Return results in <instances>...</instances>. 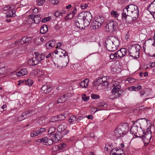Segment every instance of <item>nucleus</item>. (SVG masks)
<instances>
[{"label":"nucleus","instance_id":"obj_36","mask_svg":"<svg viewBox=\"0 0 155 155\" xmlns=\"http://www.w3.org/2000/svg\"><path fill=\"white\" fill-rule=\"evenodd\" d=\"M69 132V130L65 129L61 132H59V134H61V137H63L66 135Z\"/></svg>","mask_w":155,"mask_h":155},{"label":"nucleus","instance_id":"obj_48","mask_svg":"<svg viewBox=\"0 0 155 155\" xmlns=\"http://www.w3.org/2000/svg\"><path fill=\"white\" fill-rule=\"evenodd\" d=\"M48 38L47 37L45 36H43L42 38H40V42H42V43H43Z\"/></svg>","mask_w":155,"mask_h":155},{"label":"nucleus","instance_id":"obj_7","mask_svg":"<svg viewBox=\"0 0 155 155\" xmlns=\"http://www.w3.org/2000/svg\"><path fill=\"white\" fill-rule=\"evenodd\" d=\"M129 127L127 123L121 124L116 128L114 131V134L117 137L123 136L128 132Z\"/></svg>","mask_w":155,"mask_h":155},{"label":"nucleus","instance_id":"obj_59","mask_svg":"<svg viewBox=\"0 0 155 155\" xmlns=\"http://www.w3.org/2000/svg\"><path fill=\"white\" fill-rule=\"evenodd\" d=\"M54 52L55 54H57L56 56L57 57H59V55H60V54L61 53L60 52H59L57 50H56L54 51Z\"/></svg>","mask_w":155,"mask_h":155},{"label":"nucleus","instance_id":"obj_52","mask_svg":"<svg viewBox=\"0 0 155 155\" xmlns=\"http://www.w3.org/2000/svg\"><path fill=\"white\" fill-rule=\"evenodd\" d=\"M88 5V4L83 3L81 5L80 7L81 9H85L87 7Z\"/></svg>","mask_w":155,"mask_h":155},{"label":"nucleus","instance_id":"obj_13","mask_svg":"<svg viewBox=\"0 0 155 155\" xmlns=\"http://www.w3.org/2000/svg\"><path fill=\"white\" fill-rule=\"evenodd\" d=\"M121 82L116 81L114 83L112 87L113 89L112 91V93L113 94L121 88L120 84Z\"/></svg>","mask_w":155,"mask_h":155},{"label":"nucleus","instance_id":"obj_31","mask_svg":"<svg viewBox=\"0 0 155 155\" xmlns=\"http://www.w3.org/2000/svg\"><path fill=\"white\" fill-rule=\"evenodd\" d=\"M16 5H14L12 6L11 7L9 5H7L5 6L2 9L3 11H7L9 9H14L15 8V7Z\"/></svg>","mask_w":155,"mask_h":155},{"label":"nucleus","instance_id":"obj_19","mask_svg":"<svg viewBox=\"0 0 155 155\" xmlns=\"http://www.w3.org/2000/svg\"><path fill=\"white\" fill-rule=\"evenodd\" d=\"M65 52L63 53L62 52V54H63V55L61 56V55H59V58L61 57L62 58L64 59V60H65L66 61L65 62V65L68 64V63L69 61V57L68 55V53L67 52L64 51Z\"/></svg>","mask_w":155,"mask_h":155},{"label":"nucleus","instance_id":"obj_1","mask_svg":"<svg viewBox=\"0 0 155 155\" xmlns=\"http://www.w3.org/2000/svg\"><path fill=\"white\" fill-rule=\"evenodd\" d=\"M140 122H135L131 127L130 129L131 133L136 136V134H138L139 137H142L145 144H147L150 141L151 137V131L150 126L146 130H143L141 128L140 123L144 122L147 124L149 121L147 118H141L140 119Z\"/></svg>","mask_w":155,"mask_h":155},{"label":"nucleus","instance_id":"obj_57","mask_svg":"<svg viewBox=\"0 0 155 155\" xmlns=\"http://www.w3.org/2000/svg\"><path fill=\"white\" fill-rule=\"evenodd\" d=\"M108 85V82L104 80L103 83H102V86H106Z\"/></svg>","mask_w":155,"mask_h":155},{"label":"nucleus","instance_id":"obj_49","mask_svg":"<svg viewBox=\"0 0 155 155\" xmlns=\"http://www.w3.org/2000/svg\"><path fill=\"white\" fill-rule=\"evenodd\" d=\"M38 134L37 132V131H33L31 134V137H33L35 136H36L37 135H38Z\"/></svg>","mask_w":155,"mask_h":155},{"label":"nucleus","instance_id":"obj_18","mask_svg":"<svg viewBox=\"0 0 155 155\" xmlns=\"http://www.w3.org/2000/svg\"><path fill=\"white\" fill-rule=\"evenodd\" d=\"M33 114V111L29 110L26 111L24 112L22 114V116L23 117V118L25 119H27L29 118L30 117L32 116Z\"/></svg>","mask_w":155,"mask_h":155},{"label":"nucleus","instance_id":"obj_42","mask_svg":"<svg viewBox=\"0 0 155 155\" xmlns=\"http://www.w3.org/2000/svg\"><path fill=\"white\" fill-rule=\"evenodd\" d=\"M134 91H136L141 89L142 88V87L141 86L137 84L135 86H134Z\"/></svg>","mask_w":155,"mask_h":155},{"label":"nucleus","instance_id":"obj_34","mask_svg":"<svg viewBox=\"0 0 155 155\" xmlns=\"http://www.w3.org/2000/svg\"><path fill=\"white\" fill-rule=\"evenodd\" d=\"M49 120L50 122L53 123H54L55 122L58 121V120L57 115L53 116L50 118Z\"/></svg>","mask_w":155,"mask_h":155},{"label":"nucleus","instance_id":"obj_8","mask_svg":"<svg viewBox=\"0 0 155 155\" xmlns=\"http://www.w3.org/2000/svg\"><path fill=\"white\" fill-rule=\"evenodd\" d=\"M141 47L139 45H133L129 48L128 54L130 57L137 59L139 57L140 50Z\"/></svg>","mask_w":155,"mask_h":155},{"label":"nucleus","instance_id":"obj_26","mask_svg":"<svg viewBox=\"0 0 155 155\" xmlns=\"http://www.w3.org/2000/svg\"><path fill=\"white\" fill-rule=\"evenodd\" d=\"M14 9H11L10 10H9L8 14L7 15V17H14L16 16V15L15 13V11L13 10Z\"/></svg>","mask_w":155,"mask_h":155},{"label":"nucleus","instance_id":"obj_39","mask_svg":"<svg viewBox=\"0 0 155 155\" xmlns=\"http://www.w3.org/2000/svg\"><path fill=\"white\" fill-rule=\"evenodd\" d=\"M123 151L122 150L120 149H117V151L116 152V154L118 155H124V153H123Z\"/></svg>","mask_w":155,"mask_h":155},{"label":"nucleus","instance_id":"obj_60","mask_svg":"<svg viewBox=\"0 0 155 155\" xmlns=\"http://www.w3.org/2000/svg\"><path fill=\"white\" fill-rule=\"evenodd\" d=\"M117 149H112L111 151V152L110 153L111 154H114V155L116 154V152L117 151Z\"/></svg>","mask_w":155,"mask_h":155},{"label":"nucleus","instance_id":"obj_30","mask_svg":"<svg viewBox=\"0 0 155 155\" xmlns=\"http://www.w3.org/2000/svg\"><path fill=\"white\" fill-rule=\"evenodd\" d=\"M55 128L54 127H52L49 128L48 131V133L49 134L51 135L52 134H55L56 133H55Z\"/></svg>","mask_w":155,"mask_h":155},{"label":"nucleus","instance_id":"obj_61","mask_svg":"<svg viewBox=\"0 0 155 155\" xmlns=\"http://www.w3.org/2000/svg\"><path fill=\"white\" fill-rule=\"evenodd\" d=\"M86 117L88 119L92 120L93 119V117L92 115L90 114L86 116Z\"/></svg>","mask_w":155,"mask_h":155},{"label":"nucleus","instance_id":"obj_38","mask_svg":"<svg viewBox=\"0 0 155 155\" xmlns=\"http://www.w3.org/2000/svg\"><path fill=\"white\" fill-rule=\"evenodd\" d=\"M111 14L112 16L114 17H117L119 16V14L117 12L114 10L111 11Z\"/></svg>","mask_w":155,"mask_h":155},{"label":"nucleus","instance_id":"obj_32","mask_svg":"<svg viewBox=\"0 0 155 155\" xmlns=\"http://www.w3.org/2000/svg\"><path fill=\"white\" fill-rule=\"evenodd\" d=\"M26 84L28 86H31L33 83V81L30 78L26 80L25 81Z\"/></svg>","mask_w":155,"mask_h":155},{"label":"nucleus","instance_id":"obj_55","mask_svg":"<svg viewBox=\"0 0 155 155\" xmlns=\"http://www.w3.org/2000/svg\"><path fill=\"white\" fill-rule=\"evenodd\" d=\"M77 12V10L76 8H75L70 13H71L72 14L74 15V16L76 14Z\"/></svg>","mask_w":155,"mask_h":155},{"label":"nucleus","instance_id":"obj_45","mask_svg":"<svg viewBox=\"0 0 155 155\" xmlns=\"http://www.w3.org/2000/svg\"><path fill=\"white\" fill-rule=\"evenodd\" d=\"M89 99V97L87 96L85 94H84L82 95V99L85 101H87Z\"/></svg>","mask_w":155,"mask_h":155},{"label":"nucleus","instance_id":"obj_25","mask_svg":"<svg viewBox=\"0 0 155 155\" xmlns=\"http://www.w3.org/2000/svg\"><path fill=\"white\" fill-rule=\"evenodd\" d=\"M48 31V26L45 25H44L41 28L40 32L41 34H45Z\"/></svg>","mask_w":155,"mask_h":155},{"label":"nucleus","instance_id":"obj_40","mask_svg":"<svg viewBox=\"0 0 155 155\" xmlns=\"http://www.w3.org/2000/svg\"><path fill=\"white\" fill-rule=\"evenodd\" d=\"M51 19V17L50 16L45 17L43 18L41 20V21L45 23Z\"/></svg>","mask_w":155,"mask_h":155},{"label":"nucleus","instance_id":"obj_23","mask_svg":"<svg viewBox=\"0 0 155 155\" xmlns=\"http://www.w3.org/2000/svg\"><path fill=\"white\" fill-rule=\"evenodd\" d=\"M55 45V40H51L48 42L46 44V48L49 49L50 47H53Z\"/></svg>","mask_w":155,"mask_h":155},{"label":"nucleus","instance_id":"obj_62","mask_svg":"<svg viewBox=\"0 0 155 155\" xmlns=\"http://www.w3.org/2000/svg\"><path fill=\"white\" fill-rule=\"evenodd\" d=\"M145 91L144 90H141L140 91V96L142 97L145 94Z\"/></svg>","mask_w":155,"mask_h":155},{"label":"nucleus","instance_id":"obj_2","mask_svg":"<svg viewBox=\"0 0 155 155\" xmlns=\"http://www.w3.org/2000/svg\"><path fill=\"white\" fill-rule=\"evenodd\" d=\"M139 11L138 7L133 5L126 6L123 9L122 13V18L129 23L136 20L139 15Z\"/></svg>","mask_w":155,"mask_h":155},{"label":"nucleus","instance_id":"obj_63","mask_svg":"<svg viewBox=\"0 0 155 155\" xmlns=\"http://www.w3.org/2000/svg\"><path fill=\"white\" fill-rule=\"evenodd\" d=\"M61 15H63L64 14H65L66 13V11L65 10H63L61 11H59Z\"/></svg>","mask_w":155,"mask_h":155},{"label":"nucleus","instance_id":"obj_14","mask_svg":"<svg viewBox=\"0 0 155 155\" xmlns=\"http://www.w3.org/2000/svg\"><path fill=\"white\" fill-rule=\"evenodd\" d=\"M70 94H67L64 95L63 96H61L57 100L58 103H62L66 101L68 98L71 96Z\"/></svg>","mask_w":155,"mask_h":155},{"label":"nucleus","instance_id":"obj_58","mask_svg":"<svg viewBox=\"0 0 155 155\" xmlns=\"http://www.w3.org/2000/svg\"><path fill=\"white\" fill-rule=\"evenodd\" d=\"M18 119L19 121H21L25 119L24 118H23V116H22V114L21 116L18 117Z\"/></svg>","mask_w":155,"mask_h":155},{"label":"nucleus","instance_id":"obj_20","mask_svg":"<svg viewBox=\"0 0 155 155\" xmlns=\"http://www.w3.org/2000/svg\"><path fill=\"white\" fill-rule=\"evenodd\" d=\"M27 72V70L25 68H22L16 73V75L18 77H20L26 75Z\"/></svg>","mask_w":155,"mask_h":155},{"label":"nucleus","instance_id":"obj_53","mask_svg":"<svg viewBox=\"0 0 155 155\" xmlns=\"http://www.w3.org/2000/svg\"><path fill=\"white\" fill-rule=\"evenodd\" d=\"M51 3L53 5L57 4L58 2V0H50Z\"/></svg>","mask_w":155,"mask_h":155},{"label":"nucleus","instance_id":"obj_54","mask_svg":"<svg viewBox=\"0 0 155 155\" xmlns=\"http://www.w3.org/2000/svg\"><path fill=\"white\" fill-rule=\"evenodd\" d=\"M54 15L56 17H58L61 15L59 11H57L54 13Z\"/></svg>","mask_w":155,"mask_h":155},{"label":"nucleus","instance_id":"obj_64","mask_svg":"<svg viewBox=\"0 0 155 155\" xmlns=\"http://www.w3.org/2000/svg\"><path fill=\"white\" fill-rule=\"evenodd\" d=\"M54 28L55 30H58L60 28V27L59 24H57L54 27Z\"/></svg>","mask_w":155,"mask_h":155},{"label":"nucleus","instance_id":"obj_21","mask_svg":"<svg viewBox=\"0 0 155 155\" xmlns=\"http://www.w3.org/2000/svg\"><path fill=\"white\" fill-rule=\"evenodd\" d=\"M125 91L122 90H119L114 94V97L117 98L118 97H121L125 94Z\"/></svg>","mask_w":155,"mask_h":155},{"label":"nucleus","instance_id":"obj_4","mask_svg":"<svg viewBox=\"0 0 155 155\" xmlns=\"http://www.w3.org/2000/svg\"><path fill=\"white\" fill-rule=\"evenodd\" d=\"M104 45L109 51H114L119 45V41L117 37L110 36L107 38L104 42Z\"/></svg>","mask_w":155,"mask_h":155},{"label":"nucleus","instance_id":"obj_35","mask_svg":"<svg viewBox=\"0 0 155 155\" xmlns=\"http://www.w3.org/2000/svg\"><path fill=\"white\" fill-rule=\"evenodd\" d=\"M74 16V15L70 13L65 17V19L66 20H68L72 18Z\"/></svg>","mask_w":155,"mask_h":155},{"label":"nucleus","instance_id":"obj_10","mask_svg":"<svg viewBox=\"0 0 155 155\" xmlns=\"http://www.w3.org/2000/svg\"><path fill=\"white\" fill-rule=\"evenodd\" d=\"M31 40V37H27L26 36H25L18 41H15L13 44H15V45H21L24 44L25 43L30 42Z\"/></svg>","mask_w":155,"mask_h":155},{"label":"nucleus","instance_id":"obj_56","mask_svg":"<svg viewBox=\"0 0 155 155\" xmlns=\"http://www.w3.org/2000/svg\"><path fill=\"white\" fill-rule=\"evenodd\" d=\"M36 18H35L36 19V21L37 20H38V21L36 22V23H37V22H39L41 20V18L40 15H36Z\"/></svg>","mask_w":155,"mask_h":155},{"label":"nucleus","instance_id":"obj_33","mask_svg":"<svg viewBox=\"0 0 155 155\" xmlns=\"http://www.w3.org/2000/svg\"><path fill=\"white\" fill-rule=\"evenodd\" d=\"M117 55L115 52L114 53H111L110 55V59L115 60L117 59H118L117 57Z\"/></svg>","mask_w":155,"mask_h":155},{"label":"nucleus","instance_id":"obj_5","mask_svg":"<svg viewBox=\"0 0 155 155\" xmlns=\"http://www.w3.org/2000/svg\"><path fill=\"white\" fill-rule=\"evenodd\" d=\"M49 137L50 138L45 137L43 138L38 139L36 141L37 142L41 143L45 145H51L54 143L58 142L62 138L61 134H59V132H58V134L55 133L50 135Z\"/></svg>","mask_w":155,"mask_h":155},{"label":"nucleus","instance_id":"obj_41","mask_svg":"<svg viewBox=\"0 0 155 155\" xmlns=\"http://www.w3.org/2000/svg\"><path fill=\"white\" fill-rule=\"evenodd\" d=\"M36 15L33 14H31L29 15L28 16V18H31L32 19L35 23H36V19H35L36 18Z\"/></svg>","mask_w":155,"mask_h":155},{"label":"nucleus","instance_id":"obj_50","mask_svg":"<svg viewBox=\"0 0 155 155\" xmlns=\"http://www.w3.org/2000/svg\"><path fill=\"white\" fill-rule=\"evenodd\" d=\"M53 55V53H49L48 54H47L46 56L45 55V58L47 59L51 58H52V55Z\"/></svg>","mask_w":155,"mask_h":155},{"label":"nucleus","instance_id":"obj_11","mask_svg":"<svg viewBox=\"0 0 155 155\" xmlns=\"http://www.w3.org/2000/svg\"><path fill=\"white\" fill-rule=\"evenodd\" d=\"M127 53L125 48H122L116 52L118 59H120L125 56Z\"/></svg>","mask_w":155,"mask_h":155},{"label":"nucleus","instance_id":"obj_27","mask_svg":"<svg viewBox=\"0 0 155 155\" xmlns=\"http://www.w3.org/2000/svg\"><path fill=\"white\" fill-rule=\"evenodd\" d=\"M106 79V78L105 77H102L97 79L96 81L95 85L97 84V85H99L100 84L102 85V83H103V82H104V80Z\"/></svg>","mask_w":155,"mask_h":155},{"label":"nucleus","instance_id":"obj_16","mask_svg":"<svg viewBox=\"0 0 155 155\" xmlns=\"http://www.w3.org/2000/svg\"><path fill=\"white\" fill-rule=\"evenodd\" d=\"M51 89V87L50 86L44 85L42 86L41 91L44 93L47 94L50 92Z\"/></svg>","mask_w":155,"mask_h":155},{"label":"nucleus","instance_id":"obj_24","mask_svg":"<svg viewBox=\"0 0 155 155\" xmlns=\"http://www.w3.org/2000/svg\"><path fill=\"white\" fill-rule=\"evenodd\" d=\"M59 151L60 152H64L67 149V145L65 143H63L59 145Z\"/></svg>","mask_w":155,"mask_h":155},{"label":"nucleus","instance_id":"obj_47","mask_svg":"<svg viewBox=\"0 0 155 155\" xmlns=\"http://www.w3.org/2000/svg\"><path fill=\"white\" fill-rule=\"evenodd\" d=\"M34 42L37 45L41 44V43L40 42V38L38 37H37L34 39Z\"/></svg>","mask_w":155,"mask_h":155},{"label":"nucleus","instance_id":"obj_28","mask_svg":"<svg viewBox=\"0 0 155 155\" xmlns=\"http://www.w3.org/2000/svg\"><path fill=\"white\" fill-rule=\"evenodd\" d=\"M77 120L76 117L74 116H72L70 117L68 119V121L71 124H73L75 123V121Z\"/></svg>","mask_w":155,"mask_h":155},{"label":"nucleus","instance_id":"obj_43","mask_svg":"<svg viewBox=\"0 0 155 155\" xmlns=\"http://www.w3.org/2000/svg\"><path fill=\"white\" fill-rule=\"evenodd\" d=\"M45 0H37V4L39 6L42 5L45 3Z\"/></svg>","mask_w":155,"mask_h":155},{"label":"nucleus","instance_id":"obj_22","mask_svg":"<svg viewBox=\"0 0 155 155\" xmlns=\"http://www.w3.org/2000/svg\"><path fill=\"white\" fill-rule=\"evenodd\" d=\"M89 82V80L88 79H85L80 83V86L82 88H86L88 85Z\"/></svg>","mask_w":155,"mask_h":155},{"label":"nucleus","instance_id":"obj_9","mask_svg":"<svg viewBox=\"0 0 155 155\" xmlns=\"http://www.w3.org/2000/svg\"><path fill=\"white\" fill-rule=\"evenodd\" d=\"M119 22V20H114L108 22L105 27L106 31L113 33L117 29Z\"/></svg>","mask_w":155,"mask_h":155},{"label":"nucleus","instance_id":"obj_6","mask_svg":"<svg viewBox=\"0 0 155 155\" xmlns=\"http://www.w3.org/2000/svg\"><path fill=\"white\" fill-rule=\"evenodd\" d=\"M35 56L32 58L28 59L27 62V64L30 67L35 66L41 63V62L44 60L45 54L44 53L39 54L35 53Z\"/></svg>","mask_w":155,"mask_h":155},{"label":"nucleus","instance_id":"obj_37","mask_svg":"<svg viewBox=\"0 0 155 155\" xmlns=\"http://www.w3.org/2000/svg\"><path fill=\"white\" fill-rule=\"evenodd\" d=\"M57 116L58 121L64 120L66 118V117L62 114H59L57 115Z\"/></svg>","mask_w":155,"mask_h":155},{"label":"nucleus","instance_id":"obj_12","mask_svg":"<svg viewBox=\"0 0 155 155\" xmlns=\"http://www.w3.org/2000/svg\"><path fill=\"white\" fill-rule=\"evenodd\" d=\"M98 21H95L90 26V28L91 29L94 30L98 29L101 25V24L104 21V20L102 19V21L99 22V19H98Z\"/></svg>","mask_w":155,"mask_h":155},{"label":"nucleus","instance_id":"obj_15","mask_svg":"<svg viewBox=\"0 0 155 155\" xmlns=\"http://www.w3.org/2000/svg\"><path fill=\"white\" fill-rule=\"evenodd\" d=\"M147 9L152 15L155 14V0L149 5Z\"/></svg>","mask_w":155,"mask_h":155},{"label":"nucleus","instance_id":"obj_3","mask_svg":"<svg viewBox=\"0 0 155 155\" xmlns=\"http://www.w3.org/2000/svg\"><path fill=\"white\" fill-rule=\"evenodd\" d=\"M92 18V15L89 12L80 13L78 16L77 21L74 22V25L78 29H84L89 25Z\"/></svg>","mask_w":155,"mask_h":155},{"label":"nucleus","instance_id":"obj_44","mask_svg":"<svg viewBox=\"0 0 155 155\" xmlns=\"http://www.w3.org/2000/svg\"><path fill=\"white\" fill-rule=\"evenodd\" d=\"M126 81L131 83L134 82L136 81V79L133 78H129L127 79Z\"/></svg>","mask_w":155,"mask_h":155},{"label":"nucleus","instance_id":"obj_29","mask_svg":"<svg viewBox=\"0 0 155 155\" xmlns=\"http://www.w3.org/2000/svg\"><path fill=\"white\" fill-rule=\"evenodd\" d=\"M66 126L63 125H60L58 127V132H61L66 129Z\"/></svg>","mask_w":155,"mask_h":155},{"label":"nucleus","instance_id":"obj_51","mask_svg":"<svg viewBox=\"0 0 155 155\" xmlns=\"http://www.w3.org/2000/svg\"><path fill=\"white\" fill-rule=\"evenodd\" d=\"M53 149L54 150L56 151H59V145H58L54 146Z\"/></svg>","mask_w":155,"mask_h":155},{"label":"nucleus","instance_id":"obj_46","mask_svg":"<svg viewBox=\"0 0 155 155\" xmlns=\"http://www.w3.org/2000/svg\"><path fill=\"white\" fill-rule=\"evenodd\" d=\"M91 98L94 99H98L100 98V96L99 95L94 94H91Z\"/></svg>","mask_w":155,"mask_h":155},{"label":"nucleus","instance_id":"obj_17","mask_svg":"<svg viewBox=\"0 0 155 155\" xmlns=\"http://www.w3.org/2000/svg\"><path fill=\"white\" fill-rule=\"evenodd\" d=\"M107 106V104L105 102H102L100 103L98 105V107L96 108V110L95 112L97 111H99L101 110L104 109V108H106Z\"/></svg>","mask_w":155,"mask_h":155}]
</instances>
